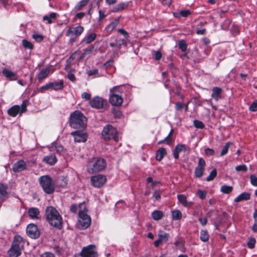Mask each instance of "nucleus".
Here are the masks:
<instances>
[{
	"mask_svg": "<svg viewBox=\"0 0 257 257\" xmlns=\"http://www.w3.org/2000/svg\"><path fill=\"white\" fill-rule=\"evenodd\" d=\"M23 246L24 242L22 238L20 236H16L11 247L21 251Z\"/></svg>",
	"mask_w": 257,
	"mask_h": 257,
	"instance_id": "dca6fc26",
	"label": "nucleus"
},
{
	"mask_svg": "<svg viewBox=\"0 0 257 257\" xmlns=\"http://www.w3.org/2000/svg\"><path fill=\"white\" fill-rule=\"evenodd\" d=\"M81 97L85 100H90L91 98V94L87 92H83L81 94Z\"/></svg>",
	"mask_w": 257,
	"mask_h": 257,
	"instance_id": "bf43d9fd",
	"label": "nucleus"
},
{
	"mask_svg": "<svg viewBox=\"0 0 257 257\" xmlns=\"http://www.w3.org/2000/svg\"><path fill=\"white\" fill-rule=\"evenodd\" d=\"M163 212L159 210H155L152 213V217L155 220H160L163 217Z\"/></svg>",
	"mask_w": 257,
	"mask_h": 257,
	"instance_id": "72a5a7b5",
	"label": "nucleus"
},
{
	"mask_svg": "<svg viewBox=\"0 0 257 257\" xmlns=\"http://www.w3.org/2000/svg\"><path fill=\"white\" fill-rule=\"evenodd\" d=\"M21 254V251L11 247L9 250L10 257H18Z\"/></svg>",
	"mask_w": 257,
	"mask_h": 257,
	"instance_id": "473e14b6",
	"label": "nucleus"
},
{
	"mask_svg": "<svg viewBox=\"0 0 257 257\" xmlns=\"http://www.w3.org/2000/svg\"><path fill=\"white\" fill-rule=\"evenodd\" d=\"M121 92L119 87V86H115L113 87L110 90V94H112V93L118 94Z\"/></svg>",
	"mask_w": 257,
	"mask_h": 257,
	"instance_id": "4d7b16f0",
	"label": "nucleus"
},
{
	"mask_svg": "<svg viewBox=\"0 0 257 257\" xmlns=\"http://www.w3.org/2000/svg\"><path fill=\"white\" fill-rule=\"evenodd\" d=\"M39 182L44 191L47 194H50L54 192L55 184L52 178L48 175L41 176Z\"/></svg>",
	"mask_w": 257,
	"mask_h": 257,
	"instance_id": "39448f33",
	"label": "nucleus"
},
{
	"mask_svg": "<svg viewBox=\"0 0 257 257\" xmlns=\"http://www.w3.org/2000/svg\"><path fill=\"white\" fill-rule=\"evenodd\" d=\"M22 45H23V46L26 49H28L31 50L33 48V44L31 42L28 41L25 39H24L22 41Z\"/></svg>",
	"mask_w": 257,
	"mask_h": 257,
	"instance_id": "37998d69",
	"label": "nucleus"
},
{
	"mask_svg": "<svg viewBox=\"0 0 257 257\" xmlns=\"http://www.w3.org/2000/svg\"><path fill=\"white\" fill-rule=\"evenodd\" d=\"M235 170L236 171H242V172H246L247 170V167L244 165V164H242V165H238V166H237L235 167Z\"/></svg>",
	"mask_w": 257,
	"mask_h": 257,
	"instance_id": "3c124183",
	"label": "nucleus"
},
{
	"mask_svg": "<svg viewBox=\"0 0 257 257\" xmlns=\"http://www.w3.org/2000/svg\"><path fill=\"white\" fill-rule=\"evenodd\" d=\"M47 220L54 227L60 228L62 225V218L59 212L53 206H48L45 210Z\"/></svg>",
	"mask_w": 257,
	"mask_h": 257,
	"instance_id": "f257e3e1",
	"label": "nucleus"
},
{
	"mask_svg": "<svg viewBox=\"0 0 257 257\" xmlns=\"http://www.w3.org/2000/svg\"><path fill=\"white\" fill-rule=\"evenodd\" d=\"M51 89L55 91H58L63 89L64 87V82L62 80L58 81L50 82Z\"/></svg>",
	"mask_w": 257,
	"mask_h": 257,
	"instance_id": "6ab92c4d",
	"label": "nucleus"
},
{
	"mask_svg": "<svg viewBox=\"0 0 257 257\" xmlns=\"http://www.w3.org/2000/svg\"><path fill=\"white\" fill-rule=\"evenodd\" d=\"M32 37L37 42H41L43 40L44 36L37 33L34 34Z\"/></svg>",
	"mask_w": 257,
	"mask_h": 257,
	"instance_id": "864d4df0",
	"label": "nucleus"
},
{
	"mask_svg": "<svg viewBox=\"0 0 257 257\" xmlns=\"http://www.w3.org/2000/svg\"><path fill=\"white\" fill-rule=\"evenodd\" d=\"M57 13H51L49 15H46L43 17V21H47L48 24H51L53 23V20H55L57 17Z\"/></svg>",
	"mask_w": 257,
	"mask_h": 257,
	"instance_id": "7c9ffc66",
	"label": "nucleus"
},
{
	"mask_svg": "<svg viewBox=\"0 0 257 257\" xmlns=\"http://www.w3.org/2000/svg\"><path fill=\"white\" fill-rule=\"evenodd\" d=\"M98 71L96 69L90 70L88 72V76H92L96 74H98Z\"/></svg>",
	"mask_w": 257,
	"mask_h": 257,
	"instance_id": "338daca9",
	"label": "nucleus"
},
{
	"mask_svg": "<svg viewBox=\"0 0 257 257\" xmlns=\"http://www.w3.org/2000/svg\"><path fill=\"white\" fill-rule=\"evenodd\" d=\"M232 144L231 142H228L225 144V146H223L222 151L220 153V156H223L227 154L228 151L229 147Z\"/></svg>",
	"mask_w": 257,
	"mask_h": 257,
	"instance_id": "79ce46f5",
	"label": "nucleus"
},
{
	"mask_svg": "<svg viewBox=\"0 0 257 257\" xmlns=\"http://www.w3.org/2000/svg\"><path fill=\"white\" fill-rule=\"evenodd\" d=\"M103 139L105 141L111 139L114 140L115 142L118 141V132L115 127L110 124L105 126L101 133Z\"/></svg>",
	"mask_w": 257,
	"mask_h": 257,
	"instance_id": "423d86ee",
	"label": "nucleus"
},
{
	"mask_svg": "<svg viewBox=\"0 0 257 257\" xmlns=\"http://www.w3.org/2000/svg\"><path fill=\"white\" fill-rule=\"evenodd\" d=\"M249 109L251 111L257 110V100L254 101L249 106Z\"/></svg>",
	"mask_w": 257,
	"mask_h": 257,
	"instance_id": "13d9d810",
	"label": "nucleus"
},
{
	"mask_svg": "<svg viewBox=\"0 0 257 257\" xmlns=\"http://www.w3.org/2000/svg\"><path fill=\"white\" fill-rule=\"evenodd\" d=\"M3 74L11 80H15L18 77L16 74L8 69H5L3 70Z\"/></svg>",
	"mask_w": 257,
	"mask_h": 257,
	"instance_id": "b1692460",
	"label": "nucleus"
},
{
	"mask_svg": "<svg viewBox=\"0 0 257 257\" xmlns=\"http://www.w3.org/2000/svg\"><path fill=\"white\" fill-rule=\"evenodd\" d=\"M250 183L254 186H257V177L254 175L250 176Z\"/></svg>",
	"mask_w": 257,
	"mask_h": 257,
	"instance_id": "5fc2aeb1",
	"label": "nucleus"
},
{
	"mask_svg": "<svg viewBox=\"0 0 257 257\" xmlns=\"http://www.w3.org/2000/svg\"><path fill=\"white\" fill-rule=\"evenodd\" d=\"M209 234L206 230H202L200 231V239L203 242H206L209 239Z\"/></svg>",
	"mask_w": 257,
	"mask_h": 257,
	"instance_id": "4c0bfd02",
	"label": "nucleus"
},
{
	"mask_svg": "<svg viewBox=\"0 0 257 257\" xmlns=\"http://www.w3.org/2000/svg\"><path fill=\"white\" fill-rule=\"evenodd\" d=\"M90 105L96 109H104L107 105L106 100L99 96H95L89 101Z\"/></svg>",
	"mask_w": 257,
	"mask_h": 257,
	"instance_id": "0eeeda50",
	"label": "nucleus"
},
{
	"mask_svg": "<svg viewBox=\"0 0 257 257\" xmlns=\"http://www.w3.org/2000/svg\"><path fill=\"white\" fill-rule=\"evenodd\" d=\"M89 0H82L79 2L75 7L76 11L81 10L84 7L86 6L89 3Z\"/></svg>",
	"mask_w": 257,
	"mask_h": 257,
	"instance_id": "f704fd0d",
	"label": "nucleus"
},
{
	"mask_svg": "<svg viewBox=\"0 0 257 257\" xmlns=\"http://www.w3.org/2000/svg\"><path fill=\"white\" fill-rule=\"evenodd\" d=\"M232 187L228 185H223L221 186L220 190L223 193L228 194L232 191Z\"/></svg>",
	"mask_w": 257,
	"mask_h": 257,
	"instance_id": "ea45409f",
	"label": "nucleus"
},
{
	"mask_svg": "<svg viewBox=\"0 0 257 257\" xmlns=\"http://www.w3.org/2000/svg\"><path fill=\"white\" fill-rule=\"evenodd\" d=\"M169 237V233L165 232L163 231H160L158 234V238L162 243L167 242L168 240Z\"/></svg>",
	"mask_w": 257,
	"mask_h": 257,
	"instance_id": "c756f323",
	"label": "nucleus"
},
{
	"mask_svg": "<svg viewBox=\"0 0 257 257\" xmlns=\"http://www.w3.org/2000/svg\"><path fill=\"white\" fill-rule=\"evenodd\" d=\"M39 213V210L37 208L32 207L28 210L29 215L33 219L37 218Z\"/></svg>",
	"mask_w": 257,
	"mask_h": 257,
	"instance_id": "bb28decb",
	"label": "nucleus"
},
{
	"mask_svg": "<svg viewBox=\"0 0 257 257\" xmlns=\"http://www.w3.org/2000/svg\"><path fill=\"white\" fill-rule=\"evenodd\" d=\"M27 169L25 162L23 160H19L15 163L13 166V170L15 172H20Z\"/></svg>",
	"mask_w": 257,
	"mask_h": 257,
	"instance_id": "f3484780",
	"label": "nucleus"
},
{
	"mask_svg": "<svg viewBox=\"0 0 257 257\" xmlns=\"http://www.w3.org/2000/svg\"><path fill=\"white\" fill-rule=\"evenodd\" d=\"M106 181V177L101 174L91 177V184L96 188H100L102 187L105 183Z\"/></svg>",
	"mask_w": 257,
	"mask_h": 257,
	"instance_id": "9d476101",
	"label": "nucleus"
},
{
	"mask_svg": "<svg viewBox=\"0 0 257 257\" xmlns=\"http://www.w3.org/2000/svg\"><path fill=\"white\" fill-rule=\"evenodd\" d=\"M206 192L205 191L199 190L197 191L196 193V195L198 196L201 199L203 200L206 197Z\"/></svg>",
	"mask_w": 257,
	"mask_h": 257,
	"instance_id": "09e8293b",
	"label": "nucleus"
},
{
	"mask_svg": "<svg viewBox=\"0 0 257 257\" xmlns=\"http://www.w3.org/2000/svg\"><path fill=\"white\" fill-rule=\"evenodd\" d=\"M173 133V130H172L169 135L165 138V139L163 140L160 141L158 143V145L162 144L165 141L167 142L168 144H170L171 142V139L170 138V136L172 135Z\"/></svg>",
	"mask_w": 257,
	"mask_h": 257,
	"instance_id": "8fccbe9b",
	"label": "nucleus"
},
{
	"mask_svg": "<svg viewBox=\"0 0 257 257\" xmlns=\"http://www.w3.org/2000/svg\"><path fill=\"white\" fill-rule=\"evenodd\" d=\"M178 199L179 201L185 207H190L191 205V203L187 201L186 197L182 194L178 195Z\"/></svg>",
	"mask_w": 257,
	"mask_h": 257,
	"instance_id": "c85d7f7f",
	"label": "nucleus"
},
{
	"mask_svg": "<svg viewBox=\"0 0 257 257\" xmlns=\"http://www.w3.org/2000/svg\"><path fill=\"white\" fill-rule=\"evenodd\" d=\"M109 102L112 105L118 106L121 105L123 99L118 94L112 93L109 94Z\"/></svg>",
	"mask_w": 257,
	"mask_h": 257,
	"instance_id": "4468645a",
	"label": "nucleus"
},
{
	"mask_svg": "<svg viewBox=\"0 0 257 257\" xmlns=\"http://www.w3.org/2000/svg\"><path fill=\"white\" fill-rule=\"evenodd\" d=\"M205 165V160L202 158H199L197 166L194 171V175L196 177L200 178L203 176Z\"/></svg>",
	"mask_w": 257,
	"mask_h": 257,
	"instance_id": "9b49d317",
	"label": "nucleus"
},
{
	"mask_svg": "<svg viewBox=\"0 0 257 257\" xmlns=\"http://www.w3.org/2000/svg\"><path fill=\"white\" fill-rule=\"evenodd\" d=\"M27 233L32 238H37L40 236V232L38 227L34 224H30L27 226Z\"/></svg>",
	"mask_w": 257,
	"mask_h": 257,
	"instance_id": "ddd939ff",
	"label": "nucleus"
},
{
	"mask_svg": "<svg viewBox=\"0 0 257 257\" xmlns=\"http://www.w3.org/2000/svg\"><path fill=\"white\" fill-rule=\"evenodd\" d=\"M166 154V149L164 148H160L156 152V158L158 161H161Z\"/></svg>",
	"mask_w": 257,
	"mask_h": 257,
	"instance_id": "cd10ccee",
	"label": "nucleus"
},
{
	"mask_svg": "<svg viewBox=\"0 0 257 257\" xmlns=\"http://www.w3.org/2000/svg\"><path fill=\"white\" fill-rule=\"evenodd\" d=\"M250 198V193L248 192H243L235 198L234 202H239L243 200H248Z\"/></svg>",
	"mask_w": 257,
	"mask_h": 257,
	"instance_id": "393cba45",
	"label": "nucleus"
},
{
	"mask_svg": "<svg viewBox=\"0 0 257 257\" xmlns=\"http://www.w3.org/2000/svg\"><path fill=\"white\" fill-rule=\"evenodd\" d=\"M43 161L50 165H54L57 162V159L55 155L51 154L44 157Z\"/></svg>",
	"mask_w": 257,
	"mask_h": 257,
	"instance_id": "aec40b11",
	"label": "nucleus"
},
{
	"mask_svg": "<svg viewBox=\"0 0 257 257\" xmlns=\"http://www.w3.org/2000/svg\"><path fill=\"white\" fill-rule=\"evenodd\" d=\"M50 72V69L49 68H45L41 69L38 73L37 77L40 82L43 79L48 77Z\"/></svg>",
	"mask_w": 257,
	"mask_h": 257,
	"instance_id": "a211bd4d",
	"label": "nucleus"
},
{
	"mask_svg": "<svg viewBox=\"0 0 257 257\" xmlns=\"http://www.w3.org/2000/svg\"><path fill=\"white\" fill-rule=\"evenodd\" d=\"M199 222L203 225L204 226L207 224V219L206 217L204 218H199Z\"/></svg>",
	"mask_w": 257,
	"mask_h": 257,
	"instance_id": "0e129e2a",
	"label": "nucleus"
},
{
	"mask_svg": "<svg viewBox=\"0 0 257 257\" xmlns=\"http://www.w3.org/2000/svg\"><path fill=\"white\" fill-rule=\"evenodd\" d=\"M222 92V89L218 87H214L212 89V93L211 97L216 101H218L221 98V94Z\"/></svg>",
	"mask_w": 257,
	"mask_h": 257,
	"instance_id": "4be33fe9",
	"label": "nucleus"
},
{
	"mask_svg": "<svg viewBox=\"0 0 257 257\" xmlns=\"http://www.w3.org/2000/svg\"><path fill=\"white\" fill-rule=\"evenodd\" d=\"M86 120V117L78 110L75 111L70 115V124L73 128H78L84 127Z\"/></svg>",
	"mask_w": 257,
	"mask_h": 257,
	"instance_id": "7ed1b4c3",
	"label": "nucleus"
},
{
	"mask_svg": "<svg viewBox=\"0 0 257 257\" xmlns=\"http://www.w3.org/2000/svg\"><path fill=\"white\" fill-rule=\"evenodd\" d=\"M79 215V225L82 229L88 228L91 224L90 217L87 214V208L84 203L80 204Z\"/></svg>",
	"mask_w": 257,
	"mask_h": 257,
	"instance_id": "20e7f679",
	"label": "nucleus"
},
{
	"mask_svg": "<svg viewBox=\"0 0 257 257\" xmlns=\"http://www.w3.org/2000/svg\"><path fill=\"white\" fill-rule=\"evenodd\" d=\"M71 135L74 137L75 142H85L87 140V134L84 131H76L73 132Z\"/></svg>",
	"mask_w": 257,
	"mask_h": 257,
	"instance_id": "f8f14e48",
	"label": "nucleus"
},
{
	"mask_svg": "<svg viewBox=\"0 0 257 257\" xmlns=\"http://www.w3.org/2000/svg\"><path fill=\"white\" fill-rule=\"evenodd\" d=\"M191 14V12L189 10H183L181 11L179 13H175L174 14V15L176 17H179L180 16H182L183 17H187Z\"/></svg>",
	"mask_w": 257,
	"mask_h": 257,
	"instance_id": "e433bc0d",
	"label": "nucleus"
},
{
	"mask_svg": "<svg viewBox=\"0 0 257 257\" xmlns=\"http://www.w3.org/2000/svg\"><path fill=\"white\" fill-rule=\"evenodd\" d=\"M193 124L194 126L197 128L202 129L204 127L203 123L201 121L198 120H194L193 121Z\"/></svg>",
	"mask_w": 257,
	"mask_h": 257,
	"instance_id": "de8ad7c7",
	"label": "nucleus"
},
{
	"mask_svg": "<svg viewBox=\"0 0 257 257\" xmlns=\"http://www.w3.org/2000/svg\"><path fill=\"white\" fill-rule=\"evenodd\" d=\"M115 45L117 48L119 49L121 46L126 45L125 40L122 39H116L115 40Z\"/></svg>",
	"mask_w": 257,
	"mask_h": 257,
	"instance_id": "a18cd8bd",
	"label": "nucleus"
},
{
	"mask_svg": "<svg viewBox=\"0 0 257 257\" xmlns=\"http://www.w3.org/2000/svg\"><path fill=\"white\" fill-rule=\"evenodd\" d=\"M40 89L41 91L44 90H48V89H51V87H50V82L48 83H47L45 85L41 86L40 88Z\"/></svg>",
	"mask_w": 257,
	"mask_h": 257,
	"instance_id": "680f3d73",
	"label": "nucleus"
},
{
	"mask_svg": "<svg viewBox=\"0 0 257 257\" xmlns=\"http://www.w3.org/2000/svg\"><path fill=\"white\" fill-rule=\"evenodd\" d=\"M96 37V35L94 33H90L86 35L82 40L83 42H85L87 44H89L93 41Z\"/></svg>",
	"mask_w": 257,
	"mask_h": 257,
	"instance_id": "2f4dec72",
	"label": "nucleus"
},
{
	"mask_svg": "<svg viewBox=\"0 0 257 257\" xmlns=\"http://www.w3.org/2000/svg\"><path fill=\"white\" fill-rule=\"evenodd\" d=\"M40 257H55L54 255L51 252H45Z\"/></svg>",
	"mask_w": 257,
	"mask_h": 257,
	"instance_id": "774afa93",
	"label": "nucleus"
},
{
	"mask_svg": "<svg viewBox=\"0 0 257 257\" xmlns=\"http://www.w3.org/2000/svg\"><path fill=\"white\" fill-rule=\"evenodd\" d=\"M172 217L173 220H177L182 218V213L179 210H175L172 211Z\"/></svg>",
	"mask_w": 257,
	"mask_h": 257,
	"instance_id": "c9c22d12",
	"label": "nucleus"
},
{
	"mask_svg": "<svg viewBox=\"0 0 257 257\" xmlns=\"http://www.w3.org/2000/svg\"><path fill=\"white\" fill-rule=\"evenodd\" d=\"M217 175V171L215 169H213L210 173L209 175L206 178V181H210L213 180Z\"/></svg>",
	"mask_w": 257,
	"mask_h": 257,
	"instance_id": "49530a36",
	"label": "nucleus"
},
{
	"mask_svg": "<svg viewBox=\"0 0 257 257\" xmlns=\"http://www.w3.org/2000/svg\"><path fill=\"white\" fill-rule=\"evenodd\" d=\"M255 243V239L254 238H251L249 239L247 242V246L250 248H253L254 247Z\"/></svg>",
	"mask_w": 257,
	"mask_h": 257,
	"instance_id": "6e6d98bb",
	"label": "nucleus"
},
{
	"mask_svg": "<svg viewBox=\"0 0 257 257\" xmlns=\"http://www.w3.org/2000/svg\"><path fill=\"white\" fill-rule=\"evenodd\" d=\"M128 3H119L112 9L111 12L113 13L120 12L126 9L128 7Z\"/></svg>",
	"mask_w": 257,
	"mask_h": 257,
	"instance_id": "5701e85b",
	"label": "nucleus"
},
{
	"mask_svg": "<svg viewBox=\"0 0 257 257\" xmlns=\"http://www.w3.org/2000/svg\"><path fill=\"white\" fill-rule=\"evenodd\" d=\"M105 161L101 158H92L87 164L86 168L88 173L92 174L103 171L106 167Z\"/></svg>",
	"mask_w": 257,
	"mask_h": 257,
	"instance_id": "f03ea898",
	"label": "nucleus"
},
{
	"mask_svg": "<svg viewBox=\"0 0 257 257\" xmlns=\"http://www.w3.org/2000/svg\"><path fill=\"white\" fill-rule=\"evenodd\" d=\"M178 47L182 52H185L187 50V45L186 41L184 40H181L178 42Z\"/></svg>",
	"mask_w": 257,
	"mask_h": 257,
	"instance_id": "58836bf2",
	"label": "nucleus"
},
{
	"mask_svg": "<svg viewBox=\"0 0 257 257\" xmlns=\"http://www.w3.org/2000/svg\"><path fill=\"white\" fill-rule=\"evenodd\" d=\"M84 31V28L81 26H78L75 27L73 30L71 28H69L66 32V35L67 37L70 36L72 34H73L75 37H79Z\"/></svg>",
	"mask_w": 257,
	"mask_h": 257,
	"instance_id": "2eb2a0df",
	"label": "nucleus"
},
{
	"mask_svg": "<svg viewBox=\"0 0 257 257\" xmlns=\"http://www.w3.org/2000/svg\"><path fill=\"white\" fill-rule=\"evenodd\" d=\"M186 151L187 148L185 145L181 144L177 145L173 152L174 158L176 159H178L179 158V153L182 152H186Z\"/></svg>",
	"mask_w": 257,
	"mask_h": 257,
	"instance_id": "412c9836",
	"label": "nucleus"
},
{
	"mask_svg": "<svg viewBox=\"0 0 257 257\" xmlns=\"http://www.w3.org/2000/svg\"><path fill=\"white\" fill-rule=\"evenodd\" d=\"M80 254L82 257H97L98 253L96 250V246L93 244L84 247Z\"/></svg>",
	"mask_w": 257,
	"mask_h": 257,
	"instance_id": "6e6552de",
	"label": "nucleus"
},
{
	"mask_svg": "<svg viewBox=\"0 0 257 257\" xmlns=\"http://www.w3.org/2000/svg\"><path fill=\"white\" fill-rule=\"evenodd\" d=\"M118 22L117 21L112 22L108 25L104 29L106 33V35L110 34L117 26Z\"/></svg>",
	"mask_w": 257,
	"mask_h": 257,
	"instance_id": "a878e982",
	"label": "nucleus"
},
{
	"mask_svg": "<svg viewBox=\"0 0 257 257\" xmlns=\"http://www.w3.org/2000/svg\"><path fill=\"white\" fill-rule=\"evenodd\" d=\"M214 151L212 149L207 148L205 150V153L207 155L213 156L214 155Z\"/></svg>",
	"mask_w": 257,
	"mask_h": 257,
	"instance_id": "052dcab7",
	"label": "nucleus"
},
{
	"mask_svg": "<svg viewBox=\"0 0 257 257\" xmlns=\"http://www.w3.org/2000/svg\"><path fill=\"white\" fill-rule=\"evenodd\" d=\"M112 112L114 114V116L117 118H120L122 115L121 112L118 109L113 108L112 109Z\"/></svg>",
	"mask_w": 257,
	"mask_h": 257,
	"instance_id": "603ef678",
	"label": "nucleus"
},
{
	"mask_svg": "<svg viewBox=\"0 0 257 257\" xmlns=\"http://www.w3.org/2000/svg\"><path fill=\"white\" fill-rule=\"evenodd\" d=\"M7 195V187L3 184H0V198H3Z\"/></svg>",
	"mask_w": 257,
	"mask_h": 257,
	"instance_id": "a19ab883",
	"label": "nucleus"
},
{
	"mask_svg": "<svg viewBox=\"0 0 257 257\" xmlns=\"http://www.w3.org/2000/svg\"><path fill=\"white\" fill-rule=\"evenodd\" d=\"M162 57V54L160 51H156L155 52V58L156 60H159Z\"/></svg>",
	"mask_w": 257,
	"mask_h": 257,
	"instance_id": "e2e57ef3",
	"label": "nucleus"
},
{
	"mask_svg": "<svg viewBox=\"0 0 257 257\" xmlns=\"http://www.w3.org/2000/svg\"><path fill=\"white\" fill-rule=\"evenodd\" d=\"M93 47H90L86 48L84 50L83 53L80 56L79 59H82L84 58L86 55H89L91 53V52L93 51Z\"/></svg>",
	"mask_w": 257,
	"mask_h": 257,
	"instance_id": "c03bdc74",
	"label": "nucleus"
},
{
	"mask_svg": "<svg viewBox=\"0 0 257 257\" xmlns=\"http://www.w3.org/2000/svg\"><path fill=\"white\" fill-rule=\"evenodd\" d=\"M27 101H23L21 106L19 105H14L11 107L8 110V114L13 116H16L18 113H22L26 110Z\"/></svg>",
	"mask_w": 257,
	"mask_h": 257,
	"instance_id": "1a4fd4ad",
	"label": "nucleus"
},
{
	"mask_svg": "<svg viewBox=\"0 0 257 257\" xmlns=\"http://www.w3.org/2000/svg\"><path fill=\"white\" fill-rule=\"evenodd\" d=\"M184 107L183 103L181 102H178L176 104L175 108L178 110H181Z\"/></svg>",
	"mask_w": 257,
	"mask_h": 257,
	"instance_id": "69168bd1",
	"label": "nucleus"
}]
</instances>
